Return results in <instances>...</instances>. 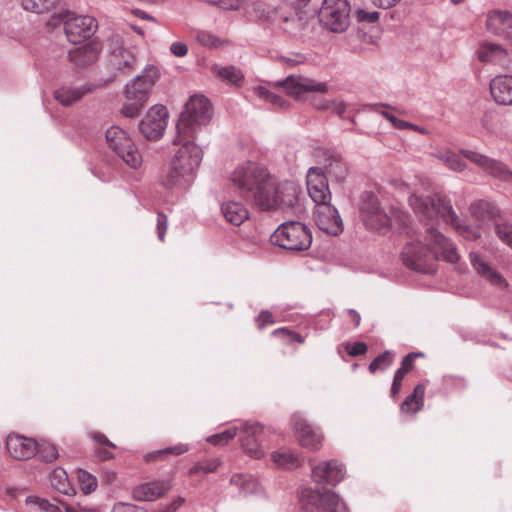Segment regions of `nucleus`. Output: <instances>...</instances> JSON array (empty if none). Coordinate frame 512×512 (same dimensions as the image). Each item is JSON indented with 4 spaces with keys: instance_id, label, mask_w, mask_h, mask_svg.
<instances>
[{
    "instance_id": "nucleus-27",
    "label": "nucleus",
    "mask_w": 512,
    "mask_h": 512,
    "mask_svg": "<svg viewBox=\"0 0 512 512\" xmlns=\"http://www.w3.org/2000/svg\"><path fill=\"white\" fill-rule=\"evenodd\" d=\"M487 28L494 34L512 38V14L494 11L488 15Z\"/></svg>"
},
{
    "instance_id": "nucleus-51",
    "label": "nucleus",
    "mask_w": 512,
    "mask_h": 512,
    "mask_svg": "<svg viewBox=\"0 0 512 512\" xmlns=\"http://www.w3.org/2000/svg\"><path fill=\"white\" fill-rule=\"evenodd\" d=\"M482 126L489 132L495 133L498 129L499 116L496 112L487 111L481 120Z\"/></svg>"
},
{
    "instance_id": "nucleus-42",
    "label": "nucleus",
    "mask_w": 512,
    "mask_h": 512,
    "mask_svg": "<svg viewBox=\"0 0 512 512\" xmlns=\"http://www.w3.org/2000/svg\"><path fill=\"white\" fill-rule=\"evenodd\" d=\"M272 459L277 466L284 469H292L300 465L299 458L288 451L275 452L272 454Z\"/></svg>"
},
{
    "instance_id": "nucleus-38",
    "label": "nucleus",
    "mask_w": 512,
    "mask_h": 512,
    "mask_svg": "<svg viewBox=\"0 0 512 512\" xmlns=\"http://www.w3.org/2000/svg\"><path fill=\"white\" fill-rule=\"evenodd\" d=\"M266 18L280 25L285 31L289 30V24H295L298 21L297 13L294 10L285 11L283 8L274 10Z\"/></svg>"
},
{
    "instance_id": "nucleus-17",
    "label": "nucleus",
    "mask_w": 512,
    "mask_h": 512,
    "mask_svg": "<svg viewBox=\"0 0 512 512\" xmlns=\"http://www.w3.org/2000/svg\"><path fill=\"white\" fill-rule=\"evenodd\" d=\"M315 223L323 232L336 236L343 231V222L338 210L329 203L316 205Z\"/></svg>"
},
{
    "instance_id": "nucleus-62",
    "label": "nucleus",
    "mask_w": 512,
    "mask_h": 512,
    "mask_svg": "<svg viewBox=\"0 0 512 512\" xmlns=\"http://www.w3.org/2000/svg\"><path fill=\"white\" fill-rule=\"evenodd\" d=\"M274 323L273 316L269 311H262L258 318H257V324L259 328H263L267 324Z\"/></svg>"
},
{
    "instance_id": "nucleus-45",
    "label": "nucleus",
    "mask_w": 512,
    "mask_h": 512,
    "mask_svg": "<svg viewBox=\"0 0 512 512\" xmlns=\"http://www.w3.org/2000/svg\"><path fill=\"white\" fill-rule=\"evenodd\" d=\"M494 232L501 242L512 248V223L507 221L496 222Z\"/></svg>"
},
{
    "instance_id": "nucleus-37",
    "label": "nucleus",
    "mask_w": 512,
    "mask_h": 512,
    "mask_svg": "<svg viewBox=\"0 0 512 512\" xmlns=\"http://www.w3.org/2000/svg\"><path fill=\"white\" fill-rule=\"evenodd\" d=\"M425 388L423 385H417L411 396L402 403V411L405 413H417L423 406Z\"/></svg>"
},
{
    "instance_id": "nucleus-41",
    "label": "nucleus",
    "mask_w": 512,
    "mask_h": 512,
    "mask_svg": "<svg viewBox=\"0 0 512 512\" xmlns=\"http://www.w3.org/2000/svg\"><path fill=\"white\" fill-rule=\"evenodd\" d=\"M76 478L81 491L87 495L94 492L98 487L97 478L89 472L79 469L76 471Z\"/></svg>"
},
{
    "instance_id": "nucleus-8",
    "label": "nucleus",
    "mask_w": 512,
    "mask_h": 512,
    "mask_svg": "<svg viewBox=\"0 0 512 512\" xmlns=\"http://www.w3.org/2000/svg\"><path fill=\"white\" fill-rule=\"evenodd\" d=\"M109 147L132 169H138L143 162L142 155L131 137L122 128L113 126L106 132Z\"/></svg>"
},
{
    "instance_id": "nucleus-56",
    "label": "nucleus",
    "mask_w": 512,
    "mask_h": 512,
    "mask_svg": "<svg viewBox=\"0 0 512 512\" xmlns=\"http://www.w3.org/2000/svg\"><path fill=\"white\" fill-rule=\"evenodd\" d=\"M423 356L422 353H409L406 355L402 362L401 367L398 369L399 372H402L404 375H406L407 372H409L413 368V363L415 358Z\"/></svg>"
},
{
    "instance_id": "nucleus-58",
    "label": "nucleus",
    "mask_w": 512,
    "mask_h": 512,
    "mask_svg": "<svg viewBox=\"0 0 512 512\" xmlns=\"http://www.w3.org/2000/svg\"><path fill=\"white\" fill-rule=\"evenodd\" d=\"M170 52L176 57H184L188 53V47L183 42H173L170 46Z\"/></svg>"
},
{
    "instance_id": "nucleus-11",
    "label": "nucleus",
    "mask_w": 512,
    "mask_h": 512,
    "mask_svg": "<svg viewBox=\"0 0 512 512\" xmlns=\"http://www.w3.org/2000/svg\"><path fill=\"white\" fill-rule=\"evenodd\" d=\"M360 213L368 229L385 233L392 224L391 217L382 209L378 198L370 192L361 196Z\"/></svg>"
},
{
    "instance_id": "nucleus-48",
    "label": "nucleus",
    "mask_w": 512,
    "mask_h": 512,
    "mask_svg": "<svg viewBox=\"0 0 512 512\" xmlns=\"http://www.w3.org/2000/svg\"><path fill=\"white\" fill-rule=\"evenodd\" d=\"M25 502L28 505L37 506L40 510L44 512H61L59 506L37 496H28Z\"/></svg>"
},
{
    "instance_id": "nucleus-44",
    "label": "nucleus",
    "mask_w": 512,
    "mask_h": 512,
    "mask_svg": "<svg viewBox=\"0 0 512 512\" xmlns=\"http://www.w3.org/2000/svg\"><path fill=\"white\" fill-rule=\"evenodd\" d=\"M220 465L221 461L219 459H209L198 462L189 469V476L213 473L218 469Z\"/></svg>"
},
{
    "instance_id": "nucleus-5",
    "label": "nucleus",
    "mask_w": 512,
    "mask_h": 512,
    "mask_svg": "<svg viewBox=\"0 0 512 512\" xmlns=\"http://www.w3.org/2000/svg\"><path fill=\"white\" fill-rule=\"evenodd\" d=\"M47 24L52 28L63 24L66 37L73 44L90 38L98 27L95 18L88 15H75L69 10L52 15Z\"/></svg>"
},
{
    "instance_id": "nucleus-13",
    "label": "nucleus",
    "mask_w": 512,
    "mask_h": 512,
    "mask_svg": "<svg viewBox=\"0 0 512 512\" xmlns=\"http://www.w3.org/2000/svg\"><path fill=\"white\" fill-rule=\"evenodd\" d=\"M160 77L159 69L150 64L146 65L142 70L141 74L131 79L124 89V95L126 99H137L144 103L147 99Z\"/></svg>"
},
{
    "instance_id": "nucleus-20",
    "label": "nucleus",
    "mask_w": 512,
    "mask_h": 512,
    "mask_svg": "<svg viewBox=\"0 0 512 512\" xmlns=\"http://www.w3.org/2000/svg\"><path fill=\"white\" fill-rule=\"evenodd\" d=\"M9 454L17 460H27L37 454L38 442L19 434H9L6 439Z\"/></svg>"
},
{
    "instance_id": "nucleus-4",
    "label": "nucleus",
    "mask_w": 512,
    "mask_h": 512,
    "mask_svg": "<svg viewBox=\"0 0 512 512\" xmlns=\"http://www.w3.org/2000/svg\"><path fill=\"white\" fill-rule=\"evenodd\" d=\"M211 118L210 101L203 95L190 97L176 124L177 141L187 137L195 138L199 129L207 125Z\"/></svg>"
},
{
    "instance_id": "nucleus-7",
    "label": "nucleus",
    "mask_w": 512,
    "mask_h": 512,
    "mask_svg": "<svg viewBox=\"0 0 512 512\" xmlns=\"http://www.w3.org/2000/svg\"><path fill=\"white\" fill-rule=\"evenodd\" d=\"M299 501L306 512H347L344 501L326 488H304L300 492Z\"/></svg>"
},
{
    "instance_id": "nucleus-55",
    "label": "nucleus",
    "mask_w": 512,
    "mask_h": 512,
    "mask_svg": "<svg viewBox=\"0 0 512 512\" xmlns=\"http://www.w3.org/2000/svg\"><path fill=\"white\" fill-rule=\"evenodd\" d=\"M356 17L358 21L374 23L379 19V13L377 11H366L364 9H358L356 11Z\"/></svg>"
},
{
    "instance_id": "nucleus-14",
    "label": "nucleus",
    "mask_w": 512,
    "mask_h": 512,
    "mask_svg": "<svg viewBox=\"0 0 512 512\" xmlns=\"http://www.w3.org/2000/svg\"><path fill=\"white\" fill-rule=\"evenodd\" d=\"M168 110L163 105L152 106L139 123L143 136L151 141L160 139L167 127Z\"/></svg>"
},
{
    "instance_id": "nucleus-35",
    "label": "nucleus",
    "mask_w": 512,
    "mask_h": 512,
    "mask_svg": "<svg viewBox=\"0 0 512 512\" xmlns=\"http://www.w3.org/2000/svg\"><path fill=\"white\" fill-rule=\"evenodd\" d=\"M433 155L450 170L455 172H462L466 168V164L461 160L460 156L451 150L439 149L435 151Z\"/></svg>"
},
{
    "instance_id": "nucleus-57",
    "label": "nucleus",
    "mask_w": 512,
    "mask_h": 512,
    "mask_svg": "<svg viewBox=\"0 0 512 512\" xmlns=\"http://www.w3.org/2000/svg\"><path fill=\"white\" fill-rule=\"evenodd\" d=\"M112 512H146L142 507H138L127 503H117L114 505Z\"/></svg>"
},
{
    "instance_id": "nucleus-39",
    "label": "nucleus",
    "mask_w": 512,
    "mask_h": 512,
    "mask_svg": "<svg viewBox=\"0 0 512 512\" xmlns=\"http://www.w3.org/2000/svg\"><path fill=\"white\" fill-rule=\"evenodd\" d=\"M58 2L59 0H21V5L26 11L42 14L50 12Z\"/></svg>"
},
{
    "instance_id": "nucleus-24",
    "label": "nucleus",
    "mask_w": 512,
    "mask_h": 512,
    "mask_svg": "<svg viewBox=\"0 0 512 512\" xmlns=\"http://www.w3.org/2000/svg\"><path fill=\"white\" fill-rule=\"evenodd\" d=\"M490 93L496 103L512 105V76H495L490 82Z\"/></svg>"
},
{
    "instance_id": "nucleus-1",
    "label": "nucleus",
    "mask_w": 512,
    "mask_h": 512,
    "mask_svg": "<svg viewBox=\"0 0 512 512\" xmlns=\"http://www.w3.org/2000/svg\"><path fill=\"white\" fill-rule=\"evenodd\" d=\"M409 205L425 224V240L433 244V247L423 244L420 239L411 236L406 242L403 251V263L416 271L431 273L433 264L441 256L444 260L454 263L458 260L455 245L447 239L433 223L440 220L450 224L457 233L468 240L480 238L479 226H472L460 220L452 208L450 200L441 194L422 196L412 194L409 197Z\"/></svg>"
},
{
    "instance_id": "nucleus-16",
    "label": "nucleus",
    "mask_w": 512,
    "mask_h": 512,
    "mask_svg": "<svg viewBox=\"0 0 512 512\" xmlns=\"http://www.w3.org/2000/svg\"><path fill=\"white\" fill-rule=\"evenodd\" d=\"M461 153L489 175L507 183L512 182V171L503 163L471 150H462Z\"/></svg>"
},
{
    "instance_id": "nucleus-63",
    "label": "nucleus",
    "mask_w": 512,
    "mask_h": 512,
    "mask_svg": "<svg viewBox=\"0 0 512 512\" xmlns=\"http://www.w3.org/2000/svg\"><path fill=\"white\" fill-rule=\"evenodd\" d=\"M346 107V103L343 101L330 102V108H332V111L338 116H342L345 113Z\"/></svg>"
},
{
    "instance_id": "nucleus-6",
    "label": "nucleus",
    "mask_w": 512,
    "mask_h": 512,
    "mask_svg": "<svg viewBox=\"0 0 512 512\" xmlns=\"http://www.w3.org/2000/svg\"><path fill=\"white\" fill-rule=\"evenodd\" d=\"M270 241L283 249L291 251L307 250L312 243L310 230L297 221L282 223L271 235Z\"/></svg>"
},
{
    "instance_id": "nucleus-3",
    "label": "nucleus",
    "mask_w": 512,
    "mask_h": 512,
    "mask_svg": "<svg viewBox=\"0 0 512 512\" xmlns=\"http://www.w3.org/2000/svg\"><path fill=\"white\" fill-rule=\"evenodd\" d=\"M301 187L294 181L279 182L269 173L254 192V201L261 211L287 210L299 202Z\"/></svg>"
},
{
    "instance_id": "nucleus-26",
    "label": "nucleus",
    "mask_w": 512,
    "mask_h": 512,
    "mask_svg": "<svg viewBox=\"0 0 512 512\" xmlns=\"http://www.w3.org/2000/svg\"><path fill=\"white\" fill-rule=\"evenodd\" d=\"M97 87L92 84H84L78 87L62 86L54 92V98L63 106H70Z\"/></svg>"
},
{
    "instance_id": "nucleus-30",
    "label": "nucleus",
    "mask_w": 512,
    "mask_h": 512,
    "mask_svg": "<svg viewBox=\"0 0 512 512\" xmlns=\"http://www.w3.org/2000/svg\"><path fill=\"white\" fill-rule=\"evenodd\" d=\"M230 487H235L244 495L257 493L261 488L258 480L247 473L233 475L230 479Z\"/></svg>"
},
{
    "instance_id": "nucleus-15",
    "label": "nucleus",
    "mask_w": 512,
    "mask_h": 512,
    "mask_svg": "<svg viewBox=\"0 0 512 512\" xmlns=\"http://www.w3.org/2000/svg\"><path fill=\"white\" fill-rule=\"evenodd\" d=\"M278 86L285 89L287 94L302 99L306 93H327L329 87L325 82H318L304 76H288L283 81L277 82Z\"/></svg>"
},
{
    "instance_id": "nucleus-2",
    "label": "nucleus",
    "mask_w": 512,
    "mask_h": 512,
    "mask_svg": "<svg viewBox=\"0 0 512 512\" xmlns=\"http://www.w3.org/2000/svg\"><path fill=\"white\" fill-rule=\"evenodd\" d=\"M194 139L187 137L177 141V135L173 139V144L180 147L159 174L158 181L163 188L185 190L193 184L203 159V151Z\"/></svg>"
},
{
    "instance_id": "nucleus-52",
    "label": "nucleus",
    "mask_w": 512,
    "mask_h": 512,
    "mask_svg": "<svg viewBox=\"0 0 512 512\" xmlns=\"http://www.w3.org/2000/svg\"><path fill=\"white\" fill-rule=\"evenodd\" d=\"M273 335L287 339L288 341H296L300 344L304 343V338L300 334L285 327L274 330Z\"/></svg>"
},
{
    "instance_id": "nucleus-46",
    "label": "nucleus",
    "mask_w": 512,
    "mask_h": 512,
    "mask_svg": "<svg viewBox=\"0 0 512 512\" xmlns=\"http://www.w3.org/2000/svg\"><path fill=\"white\" fill-rule=\"evenodd\" d=\"M37 453L47 463L55 461L59 456L56 446L47 441L38 442Z\"/></svg>"
},
{
    "instance_id": "nucleus-64",
    "label": "nucleus",
    "mask_w": 512,
    "mask_h": 512,
    "mask_svg": "<svg viewBox=\"0 0 512 512\" xmlns=\"http://www.w3.org/2000/svg\"><path fill=\"white\" fill-rule=\"evenodd\" d=\"M244 5V0H226V10H240Z\"/></svg>"
},
{
    "instance_id": "nucleus-23",
    "label": "nucleus",
    "mask_w": 512,
    "mask_h": 512,
    "mask_svg": "<svg viewBox=\"0 0 512 512\" xmlns=\"http://www.w3.org/2000/svg\"><path fill=\"white\" fill-rule=\"evenodd\" d=\"M170 481H152L140 484L133 489V498L137 501H153L171 489Z\"/></svg>"
},
{
    "instance_id": "nucleus-9",
    "label": "nucleus",
    "mask_w": 512,
    "mask_h": 512,
    "mask_svg": "<svg viewBox=\"0 0 512 512\" xmlns=\"http://www.w3.org/2000/svg\"><path fill=\"white\" fill-rule=\"evenodd\" d=\"M323 27L335 33L344 32L350 24V5L347 0H324L319 11Z\"/></svg>"
},
{
    "instance_id": "nucleus-59",
    "label": "nucleus",
    "mask_w": 512,
    "mask_h": 512,
    "mask_svg": "<svg viewBox=\"0 0 512 512\" xmlns=\"http://www.w3.org/2000/svg\"><path fill=\"white\" fill-rule=\"evenodd\" d=\"M347 352L350 356H359L367 352V345L363 342H358L353 345L347 346Z\"/></svg>"
},
{
    "instance_id": "nucleus-54",
    "label": "nucleus",
    "mask_w": 512,
    "mask_h": 512,
    "mask_svg": "<svg viewBox=\"0 0 512 512\" xmlns=\"http://www.w3.org/2000/svg\"><path fill=\"white\" fill-rule=\"evenodd\" d=\"M383 117H385L391 124L397 128V129H407L408 127H414V124H411L409 122H406L404 120L398 119L393 114L387 112V111H381L380 112Z\"/></svg>"
},
{
    "instance_id": "nucleus-22",
    "label": "nucleus",
    "mask_w": 512,
    "mask_h": 512,
    "mask_svg": "<svg viewBox=\"0 0 512 512\" xmlns=\"http://www.w3.org/2000/svg\"><path fill=\"white\" fill-rule=\"evenodd\" d=\"M299 444L311 451H317L321 448L323 435L321 432L308 425L304 419H299L295 424Z\"/></svg>"
},
{
    "instance_id": "nucleus-10",
    "label": "nucleus",
    "mask_w": 512,
    "mask_h": 512,
    "mask_svg": "<svg viewBox=\"0 0 512 512\" xmlns=\"http://www.w3.org/2000/svg\"><path fill=\"white\" fill-rule=\"evenodd\" d=\"M114 77L130 75L138 65V53L134 47H125L119 38H113L107 60Z\"/></svg>"
},
{
    "instance_id": "nucleus-50",
    "label": "nucleus",
    "mask_w": 512,
    "mask_h": 512,
    "mask_svg": "<svg viewBox=\"0 0 512 512\" xmlns=\"http://www.w3.org/2000/svg\"><path fill=\"white\" fill-rule=\"evenodd\" d=\"M244 82L245 77L241 69L235 66L226 67V83L239 88L243 86Z\"/></svg>"
},
{
    "instance_id": "nucleus-47",
    "label": "nucleus",
    "mask_w": 512,
    "mask_h": 512,
    "mask_svg": "<svg viewBox=\"0 0 512 512\" xmlns=\"http://www.w3.org/2000/svg\"><path fill=\"white\" fill-rule=\"evenodd\" d=\"M146 103L137 99H126L121 108V114L128 118H134L140 114V111Z\"/></svg>"
},
{
    "instance_id": "nucleus-36",
    "label": "nucleus",
    "mask_w": 512,
    "mask_h": 512,
    "mask_svg": "<svg viewBox=\"0 0 512 512\" xmlns=\"http://www.w3.org/2000/svg\"><path fill=\"white\" fill-rule=\"evenodd\" d=\"M195 38L197 42L210 50H216L223 46L224 41L220 34H217L211 30L199 29L195 31Z\"/></svg>"
},
{
    "instance_id": "nucleus-49",
    "label": "nucleus",
    "mask_w": 512,
    "mask_h": 512,
    "mask_svg": "<svg viewBox=\"0 0 512 512\" xmlns=\"http://www.w3.org/2000/svg\"><path fill=\"white\" fill-rule=\"evenodd\" d=\"M392 362L393 354L389 351H385L370 363L369 370L371 373H375L377 370H384L389 367Z\"/></svg>"
},
{
    "instance_id": "nucleus-12",
    "label": "nucleus",
    "mask_w": 512,
    "mask_h": 512,
    "mask_svg": "<svg viewBox=\"0 0 512 512\" xmlns=\"http://www.w3.org/2000/svg\"><path fill=\"white\" fill-rule=\"evenodd\" d=\"M268 169L256 162L246 161L239 164L231 173L232 184L243 192L256 191L258 186L269 175Z\"/></svg>"
},
{
    "instance_id": "nucleus-32",
    "label": "nucleus",
    "mask_w": 512,
    "mask_h": 512,
    "mask_svg": "<svg viewBox=\"0 0 512 512\" xmlns=\"http://www.w3.org/2000/svg\"><path fill=\"white\" fill-rule=\"evenodd\" d=\"M50 481L52 487L59 493L67 496H74L76 494V490L70 483L68 474L63 468H55L51 473Z\"/></svg>"
},
{
    "instance_id": "nucleus-40",
    "label": "nucleus",
    "mask_w": 512,
    "mask_h": 512,
    "mask_svg": "<svg viewBox=\"0 0 512 512\" xmlns=\"http://www.w3.org/2000/svg\"><path fill=\"white\" fill-rule=\"evenodd\" d=\"M92 438L97 442L99 443L100 445H102L103 447H99L97 450H96V454H97V457L100 459V460H103V461H106V460H110L113 458V453L111 452L110 449H115L116 446L115 444H113L104 434L102 433H99V432H94L92 433Z\"/></svg>"
},
{
    "instance_id": "nucleus-18",
    "label": "nucleus",
    "mask_w": 512,
    "mask_h": 512,
    "mask_svg": "<svg viewBox=\"0 0 512 512\" xmlns=\"http://www.w3.org/2000/svg\"><path fill=\"white\" fill-rule=\"evenodd\" d=\"M307 190L316 205L329 203L331 192L327 176L320 167H311L307 172Z\"/></svg>"
},
{
    "instance_id": "nucleus-25",
    "label": "nucleus",
    "mask_w": 512,
    "mask_h": 512,
    "mask_svg": "<svg viewBox=\"0 0 512 512\" xmlns=\"http://www.w3.org/2000/svg\"><path fill=\"white\" fill-rule=\"evenodd\" d=\"M470 261L476 272L493 286L499 289L507 287V282L503 276L494 270L479 253H471Z\"/></svg>"
},
{
    "instance_id": "nucleus-43",
    "label": "nucleus",
    "mask_w": 512,
    "mask_h": 512,
    "mask_svg": "<svg viewBox=\"0 0 512 512\" xmlns=\"http://www.w3.org/2000/svg\"><path fill=\"white\" fill-rule=\"evenodd\" d=\"M254 92L260 98L264 99L265 101L271 103L272 105L278 108L286 109L289 106L288 102L284 98L271 92L270 90L263 86L255 87Z\"/></svg>"
},
{
    "instance_id": "nucleus-61",
    "label": "nucleus",
    "mask_w": 512,
    "mask_h": 512,
    "mask_svg": "<svg viewBox=\"0 0 512 512\" xmlns=\"http://www.w3.org/2000/svg\"><path fill=\"white\" fill-rule=\"evenodd\" d=\"M311 104L318 110H327L330 108V101L320 96H312Z\"/></svg>"
},
{
    "instance_id": "nucleus-60",
    "label": "nucleus",
    "mask_w": 512,
    "mask_h": 512,
    "mask_svg": "<svg viewBox=\"0 0 512 512\" xmlns=\"http://www.w3.org/2000/svg\"><path fill=\"white\" fill-rule=\"evenodd\" d=\"M404 377L405 375L402 372L396 371L391 387L392 396H396L400 392Z\"/></svg>"
},
{
    "instance_id": "nucleus-28",
    "label": "nucleus",
    "mask_w": 512,
    "mask_h": 512,
    "mask_svg": "<svg viewBox=\"0 0 512 512\" xmlns=\"http://www.w3.org/2000/svg\"><path fill=\"white\" fill-rule=\"evenodd\" d=\"M100 55V48L96 43H88L68 54L69 60L78 67H87L94 64Z\"/></svg>"
},
{
    "instance_id": "nucleus-33",
    "label": "nucleus",
    "mask_w": 512,
    "mask_h": 512,
    "mask_svg": "<svg viewBox=\"0 0 512 512\" xmlns=\"http://www.w3.org/2000/svg\"><path fill=\"white\" fill-rule=\"evenodd\" d=\"M189 451V445L178 443L174 446L150 452L144 456L146 462H155L165 460L168 456H180Z\"/></svg>"
},
{
    "instance_id": "nucleus-19",
    "label": "nucleus",
    "mask_w": 512,
    "mask_h": 512,
    "mask_svg": "<svg viewBox=\"0 0 512 512\" xmlns=\"http://www.w3.org/2000/svg\"><path fill=\"white\" fill-rule=\"evenodd\" d=\"M343 465L336 460L320 462L312 469L313 481L317 484L335 486L344 478Z\"/></svg>"
},
{
    "instance_id": "nucleus-31",
    "label": "nucleus",
    "mask_w": 512,
    "mask_h": 512,
    "mask_svg": "<svg viewBox=\"0 0 512 512\" xmlns=\"http://www.w3.org/2000/svg\"><path fill=\"white\" fill-rule=\"evenodd\" d=\"M324 173L337 182H343L348 176V167L339 155L333 154L326 159Z\"/></svg>"
},
{
    "instance_id": "nucleus-34",
    "label": "nucleus",
    "mask_w": 512,
    "mask_h": 512,
    "mask_svg": "<svg viewBox=\"0 0 512 512\" xmlns=\"http://www.w3.org/2000/svg\"><path fill=\"white\" fill-rule=\"evenodd\" d=\"M249 219V212L241 202L226 203V222L240 226Z\"/></svg>"
},
{
    "instance_id": "nucleus-21",
    "label": "nucleus",
    "mask_w": 512,
    "mask_h": 512,
    "mask_svg": "<svg viewBox=\"0 0 512 512\" xmlns=\"http://www.w3.org/2000/svg\"><path fill=\"white\" fill-rule=\"evenodd\" d=\"M477 58L482 63L503 67H507L510 63L508 51L500 44L492 42H483L479 45Z\"/></svg>"
},
{
    "instance_id": "nucleus-53",
    "label": "nucleus",
    "mask_w": 512,
    "mask_h": 512,
    "mask_svg": "<svg viewBox=\"0 0 512 512\" xmlns=\"http://www.w3.org/2000/svg\"><path fill=\"white\" fill-rule=\"evenodd\" d=\"M168 228V218L167 216L162 212H157V236L160 241H164L165 235Z\"/></svg>"
},
{
    "instance_id": "nucleus-29",
    "label": "nucleus",
    "mask_w": 512,
    "mask_h": 512,
    "mask_svg": "<svg viewBox=\"0 0 512 512\" xmlns=\"http://www.w3.org/2000/svg\"><path fill=\"white\" fill-rule=\"evenodd\" d=\"M470 213L477 221L497 219L501 217V210L492 202L479 200L470 206Z\"/></svg>"
}]
</instances>
